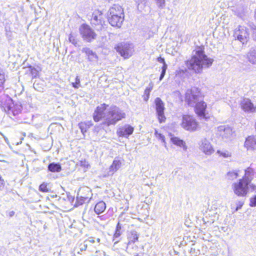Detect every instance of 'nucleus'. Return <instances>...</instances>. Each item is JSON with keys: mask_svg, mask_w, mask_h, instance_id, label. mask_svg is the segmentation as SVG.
Wrapping results in <instances>:
<instances>
[{"mask_svg": "<svg viewBox=\"0 0 256 256\" xmlns=\"http://www.w3.org/2000/svg\"><path fill=\"white\" fill-rule=\"evenodd\" d=\"M202 98L200 90L197 88L194 87L188 89L186 92L185 100L190 106H194Z\"/></svg>", "mask_w": 256, "mask_h": 256, "instance_id": "obj_3", "label": "nucleus"}, {"mask_svg": "<svg viewBox=\"0 0 256 256\" xmlns=\"http://www.w3.org/2000/svg\"><path fill=\"white\" fill-rule=\"evenodd\" d=\"M196 112L200 116L205 117V111L206 108V104L204 102L202 98L198 100L194 106Z\"/></svg>", "mask_w": 256, "mask_h": 256, "instance_id": "obj_16", "label": "nucleus"}, {"mask_svg": "<svg viewBox=\"0 0 256 256\" xmlns=\"http://www.w3.org/2000/svg\"><path fill=\"white\" fill-rule=\"evenodd\" d=\"M166 74V72H164V70H162L160 77V80H162V79L164 78V75Z\"/></svg>", "mask_w": 256, "mask_h": 256, "instance_id": "obj_48", "label": "nucleus"}, {"mask_svg": "<svg viewBox=\"0 0 256 256\" xmlns=\"http://www.w3.org/2000/svg\"><path fill=\"white\" fill-rule=\"evenodd\" d=\"M4 186V180L0 176V187Z\"/></svg>", "mask_w": 256, "mask_h": 256, "instance_id": "obj_50", "label": "nucleus"}, {"mask_svg": "<svg viewBox=\"0 0 256 256\" xmlns=\"http://www.w3.org/2000/svg\"><path fill=\"white\" fill-rule=\"evenodd\" d=\"M136 2L138 3V8L140 10H142V6L146 4V0H138Z\"/></svg>", "mask_w": 256, "mask_h": 256, "instance_id": "obj_38", "label": "nucleus"}, {"mask_svg": "<svg viewBox=\"0 0 256 256\" xmlns=\"http://www.w3.org/2000/svg\"><path fill=\"white\" fill-rule=\"evenodd\" d=\"M30 74L33 78H36L38 75V72L36 68L30 66L29 67Z\"/></svg>", "mask_w": 256, "mask_h": 256, "instance_id": "obj_37", "label": "nucleus"}, {"mask_svg": "<svg viewBox=\"0 0 256 256\" xmlns=\"http://www.w3.org/2000/svg\"><path fill=\"white\" fill-rule=\"evenodd\" d=\"M126 114L119 108L116 106L102 104L98 106L93 114V118L96 122L102 120V125L108 126L114 125L124 118Z\"/></svg>", "mask_w": 256, "mask_h": 256, "instance_id": "obj_1", "label": "nucleus"}, {"mask_svg": "<svg viewBox=\"0 0 256 256\" xmlns=\"http://www.w3.org/2000/svg\"><path fill=\"white\" fill-rule=\"evenodd\" d=\"M82 52L86 54L88 59L89 61L92 62H96L98 60V57L96 54L90 50L88 48H84L82 49Z\"/></svg>", "mask_w": 256, "mask_h": 256, "instance_id": "obj_20", "label": "nucleus"}, {"mask_svg": "<svg viewBox=\"0 0 256 256\" xmlns=\"http://www.w3.org/2000/svg\"><path fill=\"white\" fill-rule=\"evenodd\" d=\"M72 86L75 88H78L81 86L80 84V79L78 76L76 78V81L74 82H72Z\"/></svg>", "mask_w": 256, "mask_h": 256, "instance_id": "obj_36", "label": "nucleus"}, {"mask_svg": "<svg viewBox=\"0 0 256 256\" xmlns=\"http://www.w3.org/2000/svg\"><path fill=\"white\" fill-rule=\"evenodd\" d=\"M0 105L7 113L9 114L12 113L14 116L18 114V112L14 110L12 100L8 96L4 95L2 96L1 100H0Z\"/></svg>", "mask_w": 256, "mask_h": 256, "instance_id": "obj_10", "label": "nucleus"}, {"mask_svg": "<svg viewBox=\"0 0 256 256\" xmlns=\"http://www.w3.org/2000/svg\"><path fill=\"white\" fill-rule=\"evenodd\" d=\"M4 141L6 142V143L8 144H9V141H8V138H6L5 136H4Z\"/></svg>", "mask_w": 256, "mask_h": 256, "instance_id": "obj_53", "label": "nucleus"}, {"mask_svg": "<svg viewBox=\"0 0 256 256\" xmlns=\"http://www.w3.org/2000/svg\"><path fill=\"white\" fill-rule=\"evenodd\" d=\"M180 125L185 130L190 132L196 131L198 128V123L192 116L190 115L182 116Z\"/></svg>", "mask_w": 256, "mask_h": 256, "instance_id": "obj_4", "label": "nucleus"}, {"mask_svg": "<svg viewBox=\"0 0 256 256\" xmlns=\"http://www.w3.org/2000/svg\"><path fill=\"white\" fill-rule=\"evenodd\" d=\"M106 204L103 201L98 202L95 206L94 210L97 214L102 213L106 210Z\"/></svg>", "mask_w": 256, "mask_h": 256, "instance_id": "obj_23", "label": "nucleus"}, {"mask_svg": "<svg viewBox=\"0 0 256 256\" xmlns=\"http://www.w3.org/2000/svg\"><path fill=\"white\" fill-rule=\"evenodd\" d=\"M170 140L174 144L182 148L184 150L187 149L186 143L183 140H180L177 137H172Z\"/></svg>", "mask_w": 256, "mask_h": 256, "instance_id": "obj_24", "label": "nucleus"}, {"mask_svg": "<svg viewBox=\"0 0 256 256\" xmlns=\"http://www.w3.org/2000/svg\"><path fill=\"white\" fill-rule=\"evenodd\" d=\"M122 162L119 160L115 159L112 164L110 166L109 169L110 172H112L113 174L114 172L118 170L121 166Z\"/></svg>", "mask_w": 256, "mask_h": 256, "instance_id": "obj_25", "label": "nucleus"}, {"mask_svg": "<svg viewBox=\"0 0 256 256\" xmlns=\"http://www.w3.org/2000/svg\"><path fill=\"white\" fill-rule=\"evenodd\" d=\"M248 184L244 180L240 179L239 181L232 184V188L234 193L238 196H245L248 192Z\"/></svg>", "mask_w": 256, "mask_h": 256, "instance_id": "obj_6", "label": "nucleus"}, {"mask_svg": "<svg viewBox=\"0 0 256 256\" xmlns=\"http://www.w3.org/2000/svg\"><path fill=\"white\" fill-rule=\"evenodd\" d=\"M118 241H116V242H114V244H117L118 242Z\"/></svg>", "mask_w": 256, "mask_h": 256, "instance_id": "obj_59", "label": "nucleus"}, {"mask_svg": "<svg viewBox=\"0 0 256 256\" xmlns=\"http://www.w3.org/2000/svg\"><path fill=\"white\" fill-rule=\"evenodd\" d=\"M242 109L248 113H254L256 111V108L248 98H244L241 102Z\"/></svg>", "mask_w": 256, "mask_h": 256, "instance_id": "obj_14", "label": "nucleus"}, {"mask_svg": "<svg viewBox=\"0 0 256 256\" xmlns=\"http://www.w3.org/2000/svg\"><path fill=\"white\" fill-rule=\"evenodd\" d=\"M121 232L120 230H116L114 236V238H118L121 235Z\"/></svg>", "mask_w": 256, "mask_h": 256, "instance_id": "obj_44", "label": "nucleus"}, {"mask_svg": "<svg viewBox=\"0 0 256 256\" xmlns=\"http://www.w3.org/2000/svg\"><path fill=\"white\" fill-rule=\"evenodd\" d=\"M156 109L159 122L161 123L164 122L166 117L164 115V103L159 98L155 99Z\"/></svg>", "mask_w": 256, "mask_h": 256, "instance_id": "obj_12", "label": "nucleus"}, {"mask_svg": "<svg viewBox=\"0 0 256 256\" xmlns=\"http://www.w3.org/2000/svg\"><path fill=\"white\" fill-rule=\"evenodd\" d=\"M218 132L219 136L224 141L230 139L234 134L232 128L226 126H221L218 127Z\"/></svg>", "mask_w": 256, "mask_h": 256, "instance_id": "obj_13", "label": "nucleus"}, {"mask_svg": "<svg viewBox=\"0 0 256 256\" xmlns=\"http://www.w3.org/2000/svg\"><path fill=\"white\" fill-rule=\"evenodd\" d=\"M152 90V88H146L144 92V100L147 101L149 98L150 92Z\"/></svg>", "mask_w": 256, "mask_h": 256, "instance_id": "obj_35", "label": "nucleus"}, {"mask_svg": "<svg viewBox=\"0 0 256 256\" xmlns=\"http://www.w3.org/2000/svg\"><path fill=\"white\" fill-rule=\"evenodd\" d=\"M108 21L110 24L112 26L120 28L124 20V15L115 16H108Z\"/></svg>", "mask_w": 256, "mask_h": 256, "instance_id": "obj_15", "label": "nucleus"}, {"mask_svg": "<svg viewBox=\"0 0 256 256\" xmlns=\"http://www.w3.org/2000/svg\"><path fill=\"white\" fill-rule=\"evenodd\" d=\"M167 68H168V66H167L166 64V62L163 64V66H162V70H164V72H166Z\"/></svg>", "mask_w": 256, "mask_h": 256, "instance_id": "obj_49", "label": "nucleus"}, {"mask_svg": "<svg viewBox=\"0 0 256 256\" xmlns=\"http://www.w3.org/2000/svg\"><path fill=\"white\" fill-rule=\"evenodd\" d=\"M116 50L122 56L128 58L133 54L134 46L132 44L123 42L118 46Z\"/></svg>", "mask_w": 256, "mask_h": 256, "instance_id": "obj_8", "label": "nucleus"}, {"mask_svg": "<svg viewBox=\"0 0 256 256\" xmlns=\"http://www.w3.org/2000/svg\"><path fill=\"white\" fill-rule=\"evenodd\" d=\"M14 211H10L8 213V216L10 217H12V216H14Z\"/></svg>", "mask_w": 256, "mask_h": 256, "instance_id": "obj_52", "label": "nucleus"}, {"mask_svg": "<svg viewBox=\"0 0 256 256\" xmlns=\"http://www.w3.org/2000/svg\"><path fill=\"white\" fill-rule=\"evenodd\" d=\"M92 126V124H90V125H87L86 122H82L78 124L82 132L84 134V132H86L87 130Z\"/></svg>", "mask_w": 256, "mask_h": 256, "instance_id": "obj_30", "label": "nucleus"}, {"mask_svg": "<svg viewBox=\"0 0 256 256\" xmlns=\"http://www.w3.org/2000/svg\"><path fill=\"white\" fill-rule=\"evenodd\" d=\"M88 246V241H84V244H80V248L81 251L86 250Z\"/></svg>", "mask_w": 256, "mask_h": 256, "instance_id": "obj_41", "label": "nucleus"}, {"mask_svg": "<svg viewBox=\"0 0 256 256\" xmlns=\"http://www.w3.org/2000/svg\"><path fill=\"white\" fill-rule=\"evenodd\" d=\"M198 148L202 152L207 156L212 155L214 152L212 144L206 138L202 139L198 142Z\"/></svg>", "mask_w": 256, "mask_h": 256, "instance_id": "obj_11", "label": "nucleus"}, {"mask_svg": "<svg viewBox=\"0 0 256 256\" xmlns=\"http://www.w3.org/2000/svg\"><path fill=\"white\" fill-rule=\"evenodd\" d=\"M58 255H59V256H62V254L60 252L59 253Z\"/></svg>", "mask_w": 256, "mask_h": 256, "instance_id": "obj_57", "label": "nucleus"}, {"mask_svg": "<svg viewBox=\"0 0 256 256\" xmlns=\"http://www.w3.org/2000/svg\"><path fill=\"white\" fill-rule=\"evenodd\" d=\"M48 170L53 172H60L62 170V167L59 164L52 162L48 166Z\"/></svg>", "mask_w": 256, "mask_h": 256, "instance_id": "obj_26", "label": "nucleus"}, {"mask_svg": "<svg viewBox=\"0 0 256 256\" xmlns=\"http://www.w3.org/2000/svg\"><path fill=\"white\" fill-rule=\"evenodd\" d=\"M5 81L4 74L2 70L0 68V92L2 91L4 88V83Z\"/></svg>", "mask_w": 256, "mask_h": 256, "instance_id": "obj_32", "label": "nucleus"}, {"mask_svg": "<svg viewBox=\"0 0 256 256\" xmlns=\"http://www.w3.org/2000/svg\"><path fill=\"white\" fill-rule=\"evenodd\" d=\"M39 190L40 191L42 192H48V189L47 188V186L44 184H42L40 186Z\"/></svg>", "mask_w": 256, "mask_h": 256, "instance_id": "obj_40", "label": "nucleus"}, {"mask_svg": "<svg viewBox=\"0 0 256 256\" xmlns=\"http://www.w3.org/2000/svg\"><path fill=\"white\" fill-rule=\"evenodd\" d=\"M87 125H90V124H92L91 122H88L87 123Z\"/></svg>", "mask_w": 256, "mask_h": 256, "instance_id": "obj_55", "label": "nucleus"}, {"mask_svg": "<svg viewBox=\"0 0 256 256\" xmlns=\"http://www.w3.org/2000/svg\"><path fill=\"white\" fill-rule=\"evenodd\" d=\"M240 17L242 18V15L240 16Z\"/></svg>", "mask_w": 256, "mask_h": 256, "instance_id": "obj_60", "label": "nucleus"}, {"mask_svg": "<svg viewBox=\"0 0 256 256\" xmlns=\"http://www.w3.org/2000/svg\"><path fill=\"white\" fill-rule=\"evenodd\" d=\"M90 23L92 26H94L96 28L99 30L104 28V22L102 12L98 10H94L92 16Z\"/></svg>", "mask_w": 256, "mask_h": 256, "instance_id": "obj_9", "label": "nucleus"}, {"mask_svg": "<svg viewBox=\"0 0 256 256\" xmlns=\"http://www.w3.org/2000/svg\"><path fill=\"white\" fill-rule=\"evenodd\" d=\"M157 61L160 63L164 64L165 63L164 59L160 56H159L157 58Z\"/></svg>", "mask_w": 256, "mask_h": 256, "instance_id": "obj_46", "label": "nucleus"}, {"mask_svg": "<svg viewBox=\"0 0 256 256\" xmlns=\"http://www.w3.org/2000/svg\"><path fill=\"white\" fill-rule=\"evenodd\" d=\"M237 206H236V210L235 211H238V210H239L242 207V206H243L244 204V202H241V201H240L238 202L237 204Z\"/></svg>", "mask_w": 256, "mask_h": 256, "instance_id": "obj_43", "label": "nucleus"}, {"mask_svg": "<svg viewBox=\"0 0 256 256\" xmlns=\"http://www.w3.org/2000/svg\"><path fill=\"white\" fill-rule=\"evenodd\" d=\"M238 172L236 170L230 171L226 174V178L228 180H232L237 178Z\"/></svg>", "mask_w": 256, "mask_h": 256, "instance_id": "obj_28", "label": "nucleus"}, {"mask_svg": "<svg viewBox=\"0 0 256 256\" xmlns=\"http://www.w3.org/2000/svg\"><path fill=\"white\" fill-rule=\"evenodd\" d=\"M68 40L70 42L72 43L74 46H76L78 44V40L72 34H70L69 36Z\"/></svg>", "mask_w": 256, "mask_h": 256, "instance_id": "obj_34", "label": "nucleus"}, {"mask_svg": "<svg viewBox=\"0 0 256 256\" xmlns=\"http://www.w3.org/2000/svg\"><path fill=\"white\" fill-rule=\"evenodd\" d=\"M250 206H256V196L254 198H250Z\"/></svg>", "mask_w": 256, "mask_h": 256, "instance_id": "obj_42", "label": "nucleus"}, {"mask_svg": "<svg viewBox=\"0 0 256 256\" xmlns=\"http://www.w3.org/2000/svg\"><path fill=\"white\" fill-rule=\"evenodd\" d=\"M130 241L129 242L134 243L138 240V234L136 230H132L130 232V236L129 237Z\"/></svg>", "mask_w": 256, "mask_h": 256, "instance_id": "obj_31", "label": "nucleus"}, {"mask_svg": "<svg viewBox=\"0 0 256 256\" xmlns=\"http://www.w3.org/2000/svg\"><path fill=\"white\" fill-rule=\"evenodd\" d=\"M96 241L98 242H100V238H97V239H96Z\"/></svg>", "mask_w": 256, "mask_h": 256, "instance_id": "obj_56", "label": "nucleus"}, {"mask_svg": "<svg viewBox=\"0 0 256 256\" xmlns=\"http://www.w3.org/2000/svg\"><path fill=\"white\" fill-rule=\"evenodd\" d=\"M248 62L252 64H256V46L252 47L246 54Z\"/></svg>", "mask_w": 256, "mask_h": 256, "instance_id": "obj_21", "label": "nucleus"}, {"mask_svg": "<svg viewBox=\"0 0 256 256\" xmlns=\"http://www.w3.org/2000/svg\"><path fill=\"white\" fill-rule=\"evenodd\" d=\"M158 6L160 8H162L165 6L164 0H155Z\"/></svg>", "mask_w": 256, "mask_h": 256, "instance_id": "obj_39", "label": "nucleus"}, {"mask_svg": "<svg viewBox=\"0 0 256 256\" xmlns=\"http://www.w3.org/2000/svg\"><path fill=\"white\" fill-rule=\"evenodd\" d=\"M80 165L84 167H86L88 166V164L86 161H80Z\"/></svg>", "mask_w": 256, "mask_h": 256, "instance_id": "obj_47", "label": "nucleus"}, {"mask_svg": "<svg viewBox=\"0 0 256 256\" xmlns=\"http://www.w3.org/2000/svg\"><path fill=\"white\" fill-rule=\"evenodd\" d=\"M79 31L84 40L86 42H91L92 40L96 38V34L87 24H82L81 25L79 28Z\"/></svg>", "mask_w": 256, "mask_h": 256, "instance_id": "obj_7", "label": "nucleus"}, {"mask_svg": "<svg viewBox=\"0 0 256 256\" xmlns=\"http://www.w3.org/2000/svg\"><path fill=\"white\" fill-rule=\"evenodd\" d=\"M86 200H88V202L90 201L89 197L88 196H77L76 202L75 204V205L76 206H78L82 205Z\"/></svg>", "mask_w": 256, "mask_h": 256, "instance_id": "obj_29", "label": "nucleus"}, {"mask_svg": "<svg viewBox=\"0 0 256 256\" xmlns=\"http://www.w3.org/2000/svg\"><path fill=\"white\" fill-rule=\"evenodd\" d=\"M244 146L248 150H256V136H249L244 142Z\"/></svg>", "mask_w": 256, "mask_h": 256, "instance_id": "obj_18", "label": "nucleus"}, {"mask_svg": "<svg viewBox=\"0 0 256 256\" xmlns=\"http://www.w3.org/2000/svg\"><path fill=\"white\" fill-rule=\"evenodd\" d=\"M251 36L252 40L256 41V26L252 25L250 26Z\"/></svg>", "mask_w": 256, "mask_h": 256, "instance_id": "obj_33", "label": "nucleus"}, {"mask_svg": "<svg viewBox=\"0 0 256 256\" xmlns=\"http://www.w3.org/2000/svg\"><path fill=\"white\" fill-rule=\"evenodd\" d=\"M86 241H88V242H91V243L94 242V240L92 238H90V240H86Z\"/></svg>", "mask_w": 256, "mask_h": 256, "instance_id": "obj_54", "label": "nucleus"}, {"mask_svg": "<svg viewBox=\"0 0 256 256\" xmlns=\"http://www.w3.org/2000/svg\"><path fill=\"white\" fill-rule=\"evenodd\" d=\"M121 225L120 224V222H118V224L116 225V230H121Z\"/></svg>", "mask_w": 256, "mask_h": 256, "instance_id": "obj_51", "label": "nucleus"}, {"mask_svg": "<svg viewBox=\"0 0 256 256\" xmlns=\"http://www.w3.org/2000/svg\"><path fill=\"white\" fill-rule=\"evenodd\" d=\"M216 154L223 158H228L232 156L231 152L226 150H218Z\"/></svg>", "mask_w": 256, "mask_h": 256, "instance_id": "obj_27", "label": "nucleus"}, {"mask_svg": "<svg viewBox=\"0 0 256 256\" xmlns=\"http://www.w3.org/2000/svg\"><path fill=\"white\" fill-rule=\"evenodd\" d=\"M116 15H119V16L124 15V12H123V10L120 6L114 4L112 7H111L109 9L108 14V16H115Z\"/></svg>", "mask_w": 256, "mask_h": 256, "instance_id": "obj_19", "label": "nucleus"}, {"mask_svg": "<svg viewBox=\"0 0 256 256\" xmlns=\"http://www.w3.org/2000/svg\"><path fill=\"white\" fill-rule=\"evenodd\" d=\"M234 36L236 40H239L242 44H246L249 40L248 28L246 26H239L234 30Z\"/></svg>", "mask_w": 256, "mask_h": 256, "instance_id": "obj_5", "label": "nucleus"}, {"mask_svg": "<svg viewBox=\"0 0 256 256\" xmlns=\"http://www.w3.org/2000/svg\"><path fill=\"white\" fill-rule=\"evenodd\" d=\"M250 188L252 191V192H256V186L250 183V184H248V188Z\"/></svg>", "mask_w": 256, "mask_h": 256, "instance_id": "obj_45", "label": "nucleus"}, {"mask_svg": "<svg viewBox=\"0 0 256 256\" xmlns=\"http://www.w3.org/2000/svg\"><path fill=\"white\" fill-rule=\"evenodd\" d=\"M134 132V128L132 126L126 124L118 130L117 134L120 136L127 138L132 134Z\"/></svg>", "mask_w": 256, "mask_h": 256, "instance_id": "obj_17", "label": "nucleus"}, {"mask_svg": "<svg viewBox=\"0 0 256 256\" xmlns=\"http://www.w3.org/2000/svg\"><path fill=\"white\" fill-rule=\"evenodd\" d=\"M214 60L208 58L202 47H198L193 50L192 56L190 60L186 62L187 68L193 70L195 73L200 74L204 68L210 67Z\"/></svg>", "mask_w": 256, "mask_h": 256, "instance_id": "obj_2", "label": "nucleus"}, {"mask_svg": "<svg viewBox=\"0 0 256 256\" xmlns=\"http://www.w3.org/2000/svg\"><path fill=\"white\" fill-rule=\"evenodd\" d=\"M254 177V170L250 168H248L245 170V174L241 180L250 184Z\"/></svg>", "mask_w": 256, "mask_h": 256, "instance_id": "obj_22", "label": "nucleus"}, {"mask_svg": "<svg viewBox=\"0 0 256 256\" xmlns=\"http://www.w3.org/2000/svg\"><path fill=\"white\" fill-rule=\"evenodd\" d=\"M134 256H140V254H136V255H134Z\"/></svg>", "mask_w": 256, "mask_h": 256, "instance_id": "obj_58", "label": "nucleus"}]
</instances>
